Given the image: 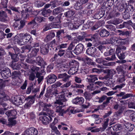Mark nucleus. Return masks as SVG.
<instances>
[{"mask_svg":"<svg viewBox=\"0 0 135 135\" xmlns=\"http://www.w3.org/2000/svg\"><path fill=\"white\" fill-rule=\"evenodd\" d=\"M26 23L25 21L24 20H21L20 22V25L18 27V29L20 30L23 28L25 25Z\"/></svg>","mask_w":135,"mask_h":135,"instance_id":"56","label":"nucleus"},{"mask_svg":"<svg viewBox=\"0 0 135 135\" xmlns=\"http://www.w3.org/2000/svg\"><path fill=\"white\" fill-rule=\"evenodd\" d=\"M57 78L56 75L54 74H51L49 75L46 77V79L47 83L52 84L56 81Z\"/></svg>","mask_w":135,"mask_h":135,"instance_id":"9","label":"nucleus"},{"mask_svg":"<svg viewBox=\"0 0 135 135\" xmlns=\"http://www.w3.org/2000/svg\"><path fill=\"white\" fill-rule=\"evenodd\" d=\"M9 54L10 55L11 59L13 60L12 62H17L18 61L19 59L17 54H12L10 52H9Z\"/></svg>","mask_w":135,"mask_h":135,"instance_id":"28","label":"nucleus"},{"mask_svg":"<svg viewBox=\"0 0 135 135\" xmlns=\"http://www.w3.org/2000/svg\"><path fill=\"white\" fill-rule=\"evenodd\" d=\"M113 98V97H107L105 95H103L102 96L98 98L99 101H98V102L101 103L106 99V101L104 102L103 104L101 105V106H102L103 108H105L107 106L108 104L110 103V100Z\"/></svg>","mask_w":135,"mask_h":135,"instance_id":"3","label":"nucleus"},{"mask_svg":"<svg viewBox=\"0 0 135 135\" xmlns=\"http://www.w3.org/2000/svg\"><path fill=\"white\" fill-rule=\"evenodd\" d=\"M25 132L27 135H37L38 133L37 131L33 127L27 129Z\"/></svg>","mask_w":135,"mask_h":135,"instance_id":"8","label":"nucleus"},{"mask_svg":"<svg viewBox=\"0 0 135 135\" xmlns=\"http://www.w3.org/2000/svg\"><path fill=\"white\" fill-rule=\"evenodd\" d=\"M0 73L2 76L5 79L10 77L11 75V71L8 68H6L1 70Z\"/></svg>","mask_w":135,"mask_h":135,"instance_id":"4","label":"nucleus"},{"mask_svg":"<svg viewBox=\"0 0 135 135\" xmlns=\"http://www.w3.org/2000/svg\"><path fill=\"white\" fill-rule=\"evenodd\" d=\"M50 45H49V44L43 45V54L46 55L48 53L49 51V47L52 46L51 45L49 46Z\"/></svg>","mask_w":135,"mask_h":135,"instance_id":"22","label":"nucleus"},{"mask_svg":"<svg viewBox=\"0 0 135 135\" xmlns=\"http://www.w3.org/2000/svg\"><path fill=\"white\" fill-rule=\"evenodd\" d=\"M122 127L121 125L119 124H115L113 127V129L114 131H117L118 130H121Z\"/></svg>","mask_w":135,"mask_h":135,"instance_id":"45","label":"nucleus"},{"mask_svg":"<svg viewBox=\"0 0 135 135\" xmlns=\"http://www.w3.org/2000/svg\"><path fill=\"white\" fill-rule=\"evenodd\" d=\"M126 5L124 4L122 2L119 3L117 4V9L120 12H122L125 9Z\"/></svg>","mask_w":135,"mask_h":135,"instance_id":"25","label":"nucleus"},{"mask_svg":"<svg viewBox=\"0 0 135 135\" xmlns=\"http://www.w3.org/2000/svg\"><path fill=\"white\" fill-rule=\"evenodd\" d=\"M72 51L67 49L66 54V56L68 57H71L73 56Z\"/></svg>","mask_w":135,"mask_h":135,"instance_id":"58","label":"nucleus"},{"mask_svg":"<svg viewBox=\"0 0 135 135\" xmlns=\"http://www.w3.org/2000/svg\"><path fill=\"white\" fill-rule=\"evenodd\" d=\"M68 92V90L66 89H63L61 92L59 93L57 90L54 89L53 94H57L56 96L58 97V98L62 99V101L65 102L67 100L65 97L66 96H68L67 95Z\"/></svg>","mask_w":135,"mask_h":135,"instance_id":"2","label":"nucleus"},{"mask_svg":"<svg viewBox=\"0 0 135 135\" xmlns=\"http://www.w3.org/2000/svg\"><path fill=\"white\" fill-rule=\"evenodd\" d=\"M117 96L118 97H121L122 99H125L130 97H133V95L131 93H127L126 94L125 92H121L119 94H117Z\"/></svg>","mask_w":135,"mask_h":135,"instance_id":"10","label":"nucleus"},{"mask_svg":"<svg viewBox=\"0 0 135 135\" xmlns=\"http://www.w3.org/2000/svg\"><path fill=\"white\" fill-rule=\"evenodd\" d=\"M92 25V23L87 22L83 25L81 30H84L89 29Z\"/></svg>","mask_w":135,"mask_h":135,"instance_id":"36","label":"nucleus"},{"mask_svg":"<svg viewBox=\"0 0 135 135\" xmlns=\"http://www.w3.org/2000/svg\"><path fill=\"white\" fill-rule=\"evenodd\" d=\"M117 39V38L115 37H112L110 39H108L107 40L108 41V42L107 43L112 44H116Z\"/></svg>","mask_w":135,"mask_h":135,"instance_id":"37","label":"nucleus"},{"mask_svg":"<svg viewBox=\"0 0 135 135\" xmlns=\"http://www.w3.org/2000/svg\"><path fill=\"white\" fill-rule=\"evenodd\" d=\"M124 125L126 129L129 131H132L135 127L134 124L128 122L125 123Z\"/></svg>","mask_w":135,"mask_h":135,"instance_id":"26","label":"nucleus"},{"mask_svg":"<svg viewBox=\"0 0 135 135\" xmlns=\"http://www.w3.org/2000/svg\"><path fill=\"white\" fill-rule=\"evenodd\" d=\"M96 51V49L95 47H91L88 49L86 50L87 54L89 55L95 57L96 54L95 52Z\"/></svg>","mask_w":135,"mask_h":135,"instance_id":"13","label":"nucleus"},{"mask_svg":"<svg viewBox=\"0 0 135 135\" xmlns=\"http://www.w3.org/2000/svg\"><path fill=\"white\" fill-rule=\"evenodd\" d=\"M84 101V99L81 97H76L73 99L72 100V102L73 104L78 105L83 104Z\"/></svg>","mask_w":135,"mask_h":135,"instance_id":"11","label":"nucleus"},{"mask_svg":"<svg viewBox=\"0 0 135 135\" xmlns=\"http://www.w3.org/2000/svg\"><path fill=\"white\" fill-rule=\"evenodd\" d=\"M77 62L74 60H71L69 63V65L71 67L77 66Z\"/></svg>","mask_w":135,"mask_h":135,"instance_id":"46","label":"nucleus"},{"mask_svg":"<svg viewBox=\"0 0 135 135\" xmlns=\"http://www.w3.org/2000/svg\"><path fill=\"white\" fill-rule=\"evenodd\" d=\"M42 15V11L41 10L40 11L38 12V16L35 17L34 19L35 20H36L38 23L41 22L42 21V18L40 16Z\"/></svg>","mask_w":135,"mask_h":135,"instance_id":"27","label":"nucleus"},{"mask_svg":"<svg viewBox=\"0 0 135 135\" xmlns=\"http://www.w3.org/2000/svg\"><path fill=\"white\" fill-rule=\"evenodd\" d=\"M62 15V13H60L56 17H55V19L54 20V22L56 23H60V19Z\"/></svg>","mask_w":135,"mask_h":135,"instance_id":"47","label":"nucleus"},{"mask_svg":"<svg viewBox=\"0 0 135 135\" xmlns=\"http://www.w3.org/2000/svg\"><path fill=\"white\" fill-rule=\"evenodd\" d=\"M17 114V112L14 110H9L6 112L5 114L8 117L11 116H15Z\"/></svg>","mask_w":135,"mask_h":135,"instance_id":"32","label":"nucleus"},{"mask_svg":"<svg viewBox=\"0 0 135 135\" xmlns=\"http://www.w3.org/2000/svg\"><path fill=\"white\" fill-rule=\"evenodd\" d=\"M126 85V84L122 83L120 85H117L115 87L113 88V90H116L118 89H121L124 87Z\"/></svg>","mask_w":135,"mask_h":135,"instance_id":"53","label":"nucleus"},{"mask_svg":"<svg viewBox=\"0 0 135 135\" xmlns=\"http://www.w3.org/2000/svg\"><path fill=\"white\" fill-rule=\"evenodd\" d=\"M84 49V45L81 44H79L75 47L73 52L76 55H78L81 53Z\"/></svg>","mask_w":135,"mask_h":135,"instance_id":"7","label":"nucleus"},{"mask_svg":"<svg viewBox=\"0 0 135 135\" xmlns=\"http://www.w3.org/2000/svg\"><path fill=\"white\" fill-rule=\"evenodd\" d=\"M123 17L124 19H127L129 18L130 17V14L128 12H127L125 10L123 13Z\"/></svg>","mask_w":135,"mask_h":135,"instance_id":"50","label":"nucleus"},{"mask_svg":"<svg viewBox=\"0 0 135 135\" xmlns=\"http://www.w3.org/2000/svg\"><path fill=\"white\" fill-rule=\"evenodd\" d=\"M24 97L23 95L16 96L12 99V101L14 104L19 105L22 103V100Z\"/></svg>","mask_w":135,"mask_h":135,"instance_id":"5","label":"nucleus"},{"mask_svg":"<svg viewBox=\"0 0 135 135\" xmlns=\"http://www.w3.org/2000/svg\"><path fill=\"white\" fill-rule=\"evenodd\" d=\"M15 62H12L10 63L9 64L10 66L13 69H19L20 68L21 64L18 62L16 63Z\"/></svg>","mask_w":135,"mask_h":135,"instance_id":"18","label":"nucleus"},{"mask_svg":"<svg viewBox=\"0 0 135 135\" xmlns=\"http://www.w3.org/2000/svg\"><path fill=\"white\" fill-rule=\"evenodd\" d=\"M8 2V0H2L1 3L4 8H6L7 7Z\"/></svg>","mask_w":135,"mask_h":135,"instance_id":"63","label":"nucleus"},{"mask_svg":"<svg viewBox=\"0 0 135 135\" xmlns=\"http://www.w3.org/2000/svg\"><path fill=\"white\" fill-rule=\"evenodd\" d=\"M47 116L49 117L48 115H46L45 113L43 112V124H49L50 120Z\"/></svg>","mask_w":135,"mask_h":135,"instance_id":"21","label":"nucleus"},{"mask_svg":"<svg viewBox=\"0 0 135 135\" xmlns=\"http://www.w3.org/2000/svg\"><path fill=\"white\" fill-rule=\"evenodd\" d=\"M22 37V34H18L15 37V40L16 42L19 44Z\"/></svg>","mask_w":135,"mask_h":135,"instance_id":"38","label":"nucleus"},{"mask_svg":"<svg viewBox=\"0 0 135 135\" xmlns=\"http://www.w3.org/2000/svg\"><path fill=\"white\" fill-rule=\"evenodd\" d=\"M113 109L115 110H118L115 112L114 115V116L117 117H120V115L122 113L124 110L125 107L124 106H121L117 102L115 103L113 105Z\"/></svg>","mask_w":135,"mask_h":135,"instance_id":"1","label":"nucleus"},{"mask_svg":"<svg viewBox=\"0 0 135 135\" xmlns=\"http://www.w3.org/2000/svg\"><path fill=\"white\" fill-rule=\"evenodd\" d=\"M62 106H57L55 109L56 112L58 113V115L60 116H63L64 114H66L65 110L62 109Z\"/></svg>","mask_w":135,"mask_h":135,"instance_id":"12","label":"nucleus"},{"mask_svg":"<svg viewBox=\"0 0 135 135\" xmlns=\"http://www.w3.org/2000/svg\"><path fill=\"white\" fill-rule=\"evenodd\" d=\"M12 49L14 50L15 54H18L20 51V49L16 46H14L12 47Z\"/></svg>","mask_w":135,"mask_h":135,"instance_id":"64","label":"nucleus"},{"mask_svg":"<svg viewBox=\"0 0 135 135\" xmlns=\"http://www.w3.org/2000/svg\"><path fill=\"white\" fill-rule=\"evenodd\" d=\"M86 78V81L91 83H94L96 80H98V78L95 75H88Z\"/></svg>","mask_w":135,"mask_h":135,"instance_id":"14","label":"nucleus"},{"mask_svg":"<svg viewBox=\"0 0 135 135\" xmlns=\"http://www.w3.org/2000/svg\"><path fill=\"white\" fill-rule=\"evenodd\" d=\"M41 73L37 72L36 74V77L38 78L37 80L38 83L40 84L42 80V76H41Z\"/></svg>","mask_w":135,"mask_h":135,"instance_id":"49","label":"nucleus"},{"mask_svg":"<svg viewBox=\"0 0 135 135\" xmlns=\"http://www.w3.org/2000/svg\"><path fill=\"white\" fill-rule=\"evenodd\" d=\"M9 98V97L5 94L4 91H0V101H7Z\"/></svg>","mask_w":135,"mask_h":135,"instance_id":"17","label":"nucleus"},{"mask_svg":"<svg viewBox=\"0 0 135 135\" xmlns=\"http://www.w3.org/2000/svg\"><path fill=\"white\" fill-rule=\"evenodd\" d=\"M109 118H107L105 119L104 121V123L103 125V127L104 129H105L108 125V123L109 121Z\"/></svg>","mask_w":135,"mask_h":135,"instance_id":"60","label":"nucleus"},{"mask_svg":"<svg viewBox=\"0 0 135 135\" xmlns=\"http://www.w3.org/2000/svg\"><path fill=\"white\" fill-rule=\"evenodd\" d=\"M35 46L33 45L32 44H31L27 45L26 46H24L23 47H21V49L22 50L27 49L29 51L32 48Z\"/></svg>","mask_w":135,"mask_h":135,"instance_id":"43","label":"nucleus"},{"mask_svg":"<svg viewBox=\"0 0 135 135\" xmlns=\"http://www.w3.org/2000/svg\"><path fill=\"white\" fill-rule=\"evenodd\" d=\"M97 86L95 85L94 83H90L87 86V89L90 91L94 90Z\"/></svg>","mask_w":135,"mask_h":135,"instance_id":"31","label":"nucleus"},{"mask_svg":"<svg viewBox=\"0 0 135 135\" xmlns=\"http://www.w3.org/2000/svg\"><path fill=\"white\" fill-rule=\"evenodd\" d=\"M70 77V76L66 73L59 74L58 76L59 79H62V81L64 82H66L68 80Z\"/></svg>","mask_w":135,"mask_h":135,"instance_id":"16","label":"nucleus"},{"mask_svg":"<svg viewBox=\"0 0 135 135\" xmlns=\"http://www.w3.org/2000/svg\"><path fill=\"white\" fill-rule=\"evenodd\" d=\"M67 46V44H62L60 45L59 46H58L57 47H56L55 50H56L57 49H61L62 48H66Z\"/></svg>","mask_w":135,"mask_h":135,"instance_id":"57","label":"nucleus"},{"mask_svg":"<svg viewBox=\"0 0 135 135\" xmlns=\"http://www.w3.org/2000/svg\"><path fill=\"white\" fill-rule=\"evenodd\" d=\"M100 36L102 37L108 36L109 34V32L105 29H102L100 31Z\"/></svg>","mask_w":135,"mask_h":135,"instance_id":"29","label":"nucleus"},{"mask_svg":"<svg viewBox=\"0 0 135 135\" xmlns=\"http://www.w3.org/2000/svg\"><path fill=\"white\" fill-rule=\"evenodd\" d=\"M84 96L86 100L90 101L92 98L91 94L87 92H85L84 93Z\"/></svg>","mask_w":135,"mask_h":135,"instance_id":"39","label":"nucleus"},{"mask_svg":"<svg viewBox=\"0 0 135 135\" xmlns=\"http://www.w3.org/2000/svg\"><path fill=\"white\" fill-rule=\"evenodd\" d=\"M74 8L76 10H79L82 9L83 6L78 1L75 4Z\"/></svg>","mask_w":135,"mask_h":135,"instance_id":"33","label":"nucleus"},{"mask_svg":"<svg viewBox=\"0 0 135 135\" xmlns=\"http://www.w3.org/2000/svg\"><path fill=\"white\" fill-rule=\"evenodd\" d=\"M9 122L8 124L9 125L13 126L15 125L16 123V121L12 118H9L8 119Z\"/></svg>","mask_w":135,"mask_h":135,"instance_id":"54","label":"nucleus"},{"mask_svg":"<svg viewBox=\"0 0 135 135\" xmlns=\"http://www.w3.org/2000/svg\"><path fill=\"white\" fill-rule=\"evenodd\" d=\"M82 33V35H79L77 37V39L79 41H83L84 38L86 36V35L84 32H83Z\"/></svg>","mask_w":135,"mask_h":135,"instance_id":"48","label":"nucleus"},{"mask_svg":"<svg viewBox=\"0 0 135 135\" xmlns=\"http://www.w3.org/2000/svg\"><path fill=\"white\" fill-rule=\"evenodd\" d=\"M9 21V17L6 12L3 11H0V21L3 22H6Z\"/></svg>","mask_w":135,"mask_h":135,"instance_id":"6","label":"nucleus"},{"mask_svg":"<svg viewBox=\"0 0 135 135\" xmlns=\"http://www.w3.org/2000/svg\"><path fill=\"white\" fill-rule=\"evenodd\" d=\"M106 27L108 30H110L111 31H114L116 30L115 27L112 25H107Z\"/></svg>","mask_w":135,"mask_h":135,"instance_id":"59","label":"nucleus"},{"mask_svg":"<svg viewBox=\"0 0 135 135\" xmlns=\"http://www.w3.org/2000/svg\"><path fill=\"white\" fill-rule=\"evenodd\" d=\"M34 96H29L27 98H26L25 100H27L31 105L35 101Z\"/></svg>","mask_w":135,"mask_h":135,"instance_id":"30","label":"nucleus"},{"mask_svg":"<svg viewBox=\"0 0 135 135\" xmlns=\"http://www.w3.org/2000/svg\"><path fill=\"white\" fill-rule=\"evenodd\" d=\"M42 58L41 57L39 56L37 58V61L38 64L41 66V68H42Z\"/></svg>","mask_w":135,"mask_h":135,"instance_id":"61","label":"nucleus"},{"mask_svg":"<svg viewBox=\"0 0 135 135\" xmlns=\"http://www.w3.org/2000/svg\"><path fill=\"white\" fill-rule=\"evenodd\" d=\"M75 13L74 10H69L68 11L64 13L65 16L67 17H70L72 16Z\"/></svg>","mask_w":135,"mask_h":135,"instance_id":"24","label":"nucleus"},{"mask_svg":"<svg viewBox=\"0 0 135 135\" xmlns=\"http://www.w3.org/2000/svg\"><path fill=\"white\" fill-rule=\"evenodd\" d=\"M99 115L97 114H93L92 115V117L95 120V123L98 124L101 122L102 119L100 118L99 117Z\"/></svg>","mask_w":135,"mask_h":135,"instance_id":"20","label":"nucleus"},{"mask_svg":"<svg viewBox=\"0 0 135 135\" xmlns=\"http://www.w3.org/2000/svg\"><path fill=\"white\" fill-rule=\"evenodd\" d=\"M63 11L64 10L62 7H59L53 9L52 11V14L53 15H57Z\"/></svg>","mask_w":135,"mask_h":135,"instance_id":"23","label":"nucleus"},{"mask_svg":"<svg viewBox=\"0 0 135 135\" xmlns=\"http://www.w3.org/2000/svg\"><path fill=\"white\" fill-rule=\"evenodd\" d=\"M5 85V82L0 79V91H4V89Z\"/></svg>","mask_w":135,"mask_h":135,"instance_id":"40","label":"nucleus"},{"mask_svg":"<svg viewBox=\"0 0 135 135\" xmlns=\"http://www.w3.org/2000/svg\"><path fill=\"white\" fill-rule=\"evenodd\" d=\"M78 70V66L71 67L70 70L69 72L70 73V74L73 75L77 72Z\"/></svg>","mask_w":135,"mask_h":135,"instance_id":"34","label":"nucleus"},{"mask_svg":"<svg viewBox=\"0 0 135 135\" xmlns=\"http://www.w3.org/2000/svg\"><path fill=\"white\" fill-rule=\"evenodd\" d=\"M43 15L44 17H48L50 15V14L51 13L52 11L49 9L47 10H43Z\"/></svg>","mask_w":135,"mask_h":135,"instance_id":"42","label":"nucleus"},{"mask_svg":"<svg viewBox=\"0 0 135 135\" xmlns=\"http://www.w3.org/2000/svg\"><path fill=\"white\" fill-rule=\"evenodd\" d=\"M108 23L109 24H112L113 25H116L119 24L120 23V22L118 19H115L108 21Z\"/></svg>","mask_w":135,"mask_h":135,"instance_id":"44","label":"nucleus"},{"mask_svg":"<svg viewBox=\"0 0 135 135\" xmlns=\"http://www.w3.org/2000/svg\"><path fill=\"white\" fill-rule=\"evenodd\" d=\"M98 35L95 34L93 35H90L88 37V38H86L85 39L86 41L90 42H94L95 41V39L97 37Z\"/></svg>","mask_w":135,"mask_h":135,"instance_id":"15","label":"nucleus"},{"mask_svg":"<svg viewBox=\"0 0 135 135\" xmlns=\"http://www.w3.org/2000/svg\"><path fill=\"white\" fill-rule=\"evenodd\" d=\"M133 111L132 110H128L125 111L124 113V115L126 116H130L133 113Z\"/></svg>","mask_w":135,"mask_h":135,"instance_id":"52","label":"nucleus"},{"mask_svg":"<svg viewBox=\"0 0 135 135\" xmlns=\"http://www.w3.org/2000/svg\"><path fill=\"white\" fill-rule=\"evenodd\" d=\"M33 85L32 84H30V85L27 88V90L26 91V93L27 94L30 93L31 91V90L33 88Z\"/></svg>","mask_w":135,"mask_h":135,"instance_id":"62","label":"nucleus"},{"mask_svg":"<svg viewBox=\"0 0 135 135\" xmlns=\"http://www.w3.org/2000/svg\"><path fill=\"white\" fill-rule=\"evenodd\" d=\"M24 36L26 39V40L27 41V43L29 42V43L30 44H31V42L30 41L31 37V36L29 35L28 34H25Z\"/></svg>","mask_w":135,"mask_h":135,"instance_id":"55","label":"nucleus"},{"mask_svg":"<svg viewBox=\"0 0 135 135\" xmlns=\"http://www.w3.org/2000/svg\"><path fill=\"white\" fill-rule=\"evenodd\" d=\"M39 51L38 49L35 48L32 49L31 53L30 54V57H31L35 56L36 55L37 52Z\"/></svg>","mask_w":135,"mask_h":135,"instance_id":"41","label":"nucleus"},{"mask_svg":"<svg viewBox=\"0 0 135 135\" xmlns=\"http://www.w3.org/2000/svg\"><path fill=\"white\" fill-rule=\"evenodd\" d=\"M36 25H38L37 23L36 22L34 19L31 22L28 23V25H27V27L29 29L31 28H35V27Z\"/></svg>","mask_w":135,"mask_h":135,"instance_id":"19","label":"nucleus"},{"mask_svg":"<svg viewBox=\"0 0 135 135\" xmlns=\"http://www.w3.org/2000/svg\"><path fill=\"white\" fill-rule=\"evenodd\" d=\"M6 52L2 48H0V60H2L4 59V56L6 54Z\"/></svg>","mask_w":135,"mask_h":135,"instance_id":"35","label":"nucleus"},{"mask_svg":"<svg viewBox=\"0 0 135 135\" xmlns=\"http://www.w3.org/2000/svg\"><path fill=\"white\" fill-rule=\"evenodd\" d=\"M21 75V73L19 71H14L12 72L11 75L15 77H16L20 76Z\"/></svg>","mask_w":135,"mask_h":135,"instance_id":"51","label":"nucleus"}]
</instances>
